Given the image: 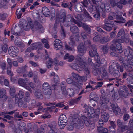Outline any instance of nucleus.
Wrapping results in <instances>:
<instances>
[{"label":"nucleus","mask_w":133,"mask_h":133,"mask_svg":"<svg viewBox=\"0 0 133 133\" xmlns=\"http://www.w3.org/2000/svg\"><path fill=\"white\" fill-rule=\"evenodd\" d=\"M83 44L82 43L80 44L78 47V51L79 53L77 58V63L78 64H74L72 67L73 68L79 71L82 70L83 68Z\"/></svg>","instance_id":"obj_1"},{"label":"nucleus","mask_w":133,"mask_h":133,"mask_svg":"<svg viewBox=\"0 0 133 133\" xmlns=\"http://www.w3.org/2000/svg\"><path fill=\"white\" fill-rule=\"evenodd\" d=\"M66 13L63 12L62 14L60 15L58 17H56V23L55 24V25L56 24L57 22H59L61 24V28L62 30V32L64 34V31L62 26V23L65 26L67 27H68L70 23L73 20V19L70 16L65 18Z\"/></svg>","instance_id":"obj_2"},{"label":"nucleus","mask_w":133,"mask_h":133,"mask_svg":"<svg viewBox=\"0 0 133 133\" xmlns=\"http://www.w3.org/2000/svg\"><path fill=\"white\" fill-rule=\"evenodd\" d=\"M124 31L123 29H121L118 32L117 35V38H118V40L116 41L114 40L112 42V44L113 45V47H111V49L114 50L115 49V45L116 42L123 43L125 42L128 43L129 42V39L127 37H125Z\"/></svg>","instance_id":"obj_3"},{"label":"nucleus","mask_w":133,"mask_h":133,"mask_svg":"<svg viewBox=\"0 0 133 133\" xmlns=\"http://www.w3.org/2000/svg\"><path fill=\"white\" fill-rule=\"evenodd\" d=\"M46 59L47 60L48 62L46 63V65L48 68H50L51 67L52 65V64H54L55 65H58L61 66H63L64 64V62H60L58 63V58H55L54 61L52 62V61L51 58H49L47 55L46 57Z\"/></svg>","instance_id":"obj_4"},{"label":"nucleus","mask_w":133,"mask_h":133,"mask_svg":"<svg viewBox=\"0 0 133 133\" xmlns=\"http://www.w3.org/2000/svg\"><path fill=\"white\" fill-rule=\"evenodd\" d=\"M23 29L26 31L29 30L31 29L32 31H35L38 29L36 27L34 26L32 23L31 19H30L28 21V23L26 22L25 19L23 20Z\"/></svg>","instance_id":"obj_5"},{"label":"nucleus","mask_w":133,"mask_h":133,"mask_svg":"<svg viewBox=\"0 0 133 133\" xmlns=\"http://www.w3.org/2000/svg\"><path fill=\"white\" fill-rule=\"evenodd\" d=\"M97 67V66H96L95 67L96 69H94L93 71V74L94 75H96L98 74L99 72L100 73L102 78H98V79L100 80H102L103 78H104L107 75V72L103 68H98Z\"/></svg>","instance_id":"obj_6"},{"label":"nucleus","mask_w":133,"mask_h":133,"mask_svg":"<svg viewBox=\"0 0 133 133\" xmlns=\"http://www.w3.org/2000/svg\"><path fill=\"white\" fill-rule=\"evenodd\" d=\"M85 113H87L88 117L94 118L96 116L97 118L99 114V109H97L95 112L93 108L91 107H89L88 108L87 112L85 111Z\"/></svg>","instance_id":"obj_7"},{"label":"nucleus","mask_w":133,"mask_h":133,"mask_svg":"<svg viewBox=\"0 0 133 133\" xmlns=\"http://www.w3.org/2000/svg\"><path fill=\"white\" fill-rule=\"evenodd\" d=\"M67 122V120L65 115H62L60 116L59 119L58 124L60 128L62 129L64 128Z\"/></svg>","instance_id":"obj_8"},{"label":"nucleus","mask_w":133,"mask_h":133,"mask_svg":"<svg viewBox=\"0 0 133 133\" xmlns=\"http://www.w3.org/2000/svg\"><path fill=\"white\" fill-rule=\"evenodd\" d=\"M108 109L109 110L112 111L116 115H118L121 114V110L120 108L116 105L114 104H110V106H108Z\"/></svg>","instance_id":"obj_9"},{"label":"nucleus","mask_w":133,"mask_h":133,"mask_svg":"<svg viewBox=\"0 0 133 133\" xmlns=\"http://www.w3.org/2000/svg\"><path fill=\"white\" fill-rule=\"evenodd\" d=\"M18 83L20 85L24 87L30 92H31L30 88L29 87L27 86V84L28 83V79H20L18 80Z\"/></svg>","instance_id":"obj_10"},{"label":"nucleus","mask_w":133,"mask_h":133,"mask_svg":"<svg viewBox=\"0 0 133 133\" xmlns=\"http://www.w3.org/2000/svg\"><path fill=\"white\" fill-rule=\"evenodd\" d=\"M43 92H44L45 95H49L51 94V90L50 88V86L49 85L48 83L47 82L44 83L43 85Z\"/></svg>","instance_id":"obj_11"},{"label":"nucleus","mask_w":133,"mask_h":133,"mask_svg":"<svg viewBox=\"0 0 133 133\" xmlns=\"http://www.w3.org/2000/svg\"><path fill=\"white\" fill-rule=\"evenodd\" d=\"M111 9L108 4L105 5L104 4H102L101 5L100 8L99 9V11L100 12L105 11L109 12L110 11Z\"/></svg>","instance_id":"obj_12"},{"label":"nucleus","mask_w":133,"mask_h":133,"mask_svg":"<svg viewBox=\"0 0 133 133\" xmlns=\"http://www.w3.org/2000/svg\"><path fill=\"white\" fill-rule=\"evenodd\" d=\"M8 52L11 56L15 57L17 55L18 53V51L16 48L11 46L9 49Z\"/></svg>","instance_id":"obj_13"},{"label":"nucleus","mask_w":133,"mask_h":133,"mask_svg":"<svg viewBox=\"0 0 133 133\" xmlns=\"http://www.w3.org/2000/svg\"><path fill=\"white\" fill-rule=\"evenodd\" d=\"M77 2V0H74V2H73V1H72V2H70V4L71 5V6H70V8H69V9H70V10H72V7H73V4H74V5H75V6H74V9H75V10L76 11H80V10H78V9L77 8V5H76V3H75V2ZM79 6V8L80 9V10H81V11H82V8H83V6H82V7H81V5L79 4H77Z\"/></svg>","instance_id":"obj_14"},{"label":"nucleus","mask_w":133,"mask_h":133,"mask_svg":"<svg viewBox=\"0 0 133 133\" xmlns=\"http://www.w3.org/2000/svg\"><path fill=\"white\" fill-rule=\"evenodd\" d=\"M96 48L94 45H93L92 46V49L90 50L89 52V55L91 57H94L95 55L97 56V54L96 51Z\"/></svg>","instance_id":"obj_15"},{"label":"nucleus","mask_w":133,"mask_h":133,"mask_svg":"<svg viewBox=\"0 0 133 133\" xmlns=\"http://www.w3.org/2000/svg\"><path fill=\"white\" fill-rule=\"evenodd\" d=\"M117 123L119 127L118 129H120L122 131H123L127 129V128L126 126L123 125L122 127H121L122 124L120 120L118 119L117 120Z\"/></svg>","instance_id":"obj_16"},{"label":"nucleus","mask_w":133,"mask_h":133,"mask_svg":"<svg viewBox=\"0 0 133 133\" xmlns=\"http://www.w3.org/2000/svg\"><path fill=\"white\" fill-rule=\"evenodd\" d=\"M103 112H101V115L102 116V118H103L104 121V122H106L108 121L109 117V115L106 113V111L105 110L103 111Z\"/></svg>","instance_id":"obj_17"},{"label":"nucleus","mask_w":133,"mask_h":133,"mask_svg":"<svg viewBox=\"0 0 133 133\" xmlns=\"http://www.w3.org/2000/svg\"><path fill=\"white\" fill-rule=\"evenodd\" d=\"M61 41L58 39H56L55 41L54 45L56 50L61 47Z\"/></svg>","instance_id":"obj_18"},{"label":"nucleus","mask_w":133,"mask_h":133,"mask_svg":"<svg viewBox=\"0 0 133 133\" xmlns=\"http://www.w3.org/2000/svg\"><path fill=\"white\" fill-rule=\"evenodd\" d=\"M116 19L117 20V21H115V23H113L114 25H115L117 23H124L125 22V20L122 17L120 16H117Z\"/></svg>","instance_id":"obj_19"},{"label":"nucleus","mask_w":133,"mask_h":133,"mask_svg":"<svg viewBox=\"0 0 133 133\" xmlns=\"http://www.w3.org/2000/svg\"><path fill=\"white\" fill-rule=\"evenodd\" d=\"M42 11L44 15L46 17H48L50 14L49 9L46 7H44L42 8Z\"/></svg>","instance_id":"obj_20"},{"label":"nucleus","mask_w":133,"mask_h":133,"mask_svg":"<svg viewBox=\"0 0 133 133\" xmlns=\"http://www.w3.org/2000/svg\"><path fill=\"white\" fill-rule=\"evenodd\" d=\"M63 93L64 94H67L71 97L72 96L74 95V90L72 88L68 89L66 91L65 90V92L63 90Z\"/></svg>","instance_id":"obj_21"},{"label":"nucleus","mask_w":133,"mask_h":133,"mask_svg":"<svg viewBox=\"0 0 133 133\" xmlns=\"http://www.w3.org/2000/svg\"><path fill=\"white\" fill-rule=\"evenodd\" d=\"M112 24L114 25L112 23H111V24H107L106 25L103 26V28L106 30L110 31L111 30L113 26Z\"/></svg>","instance_id":"obj_22"},{"label":"nucleus","mask_w":133,"mask_h":133,"mask_svg":"<svg viewBox=\"0 0 133 133\" xmlns=\"http://www.w3.org/2000/svg\"><path fill=\"white\" fill-rule=\"evenodd\" d=\"M110 124L111 126L109 127L110 130L111 132H114L115 131V128L116 127V125L114 122L112 121L110 122Z\"/></svg>","instance_id":"obj_23"},{"label":"nucleus","mask_w":133,"mask_h":133,"mask_svg":"<svg viewBox=\"0 0 133 133\" xmlns=\"http://www.w3.org/2000/svg\"><path fill=\"white\" fill-rule=\"evenodd\" d=\"M108 102V101L105 98H102L100 100L98 101L97 102L98 105L101 106L102 104H103Z\"/></svg>","instance_id":"obj_24"},{"label":"nucleus","mask_w":133,"mask_h":133,"mask_svg":"<svg viewBox=\"0 0 133 133\" xmlns=\"http://www.w3.org/2000/svg\"><path fill=\"white\" fill-rule=\"evenodd\" d=\"M35 95L36 97L39 99H42L43 97V96L42 95L40 91L39 90L37 92H35Z\"/></svg>","instance_id":"obj_25"},{"label":"nucleus","mask_w":133,"mask_h":133,"mask_svg":"<svg viewBox=\"0 0 133 133\" xmlns=\"http://www.w3.org/2000/svg\"><path fill=\"white\" fill-rule=\"evenodd\" d=\"M98 131H100V129L102 130V127L103 126V120L102 119H100L98 122Z\"/></svg>","instance_id":"obj_26"},{"label":"nucleus","mask_w":133,"mask_h":133,"mask_svg":"<svg viewBox=\"0 0 133 133\" xmlns=\"http://www.w3.org/2000/svg\"><path fill=\"white\" fill-rule=\"evenodd\" d=\"M42 42L44 45V47L45 48H49L48 42L47 40L45 39H42Z\"/></svg>","instance_id":"obj_27"},{"label":"nucleus","mask_w":133,"mask_h":133,"mask_svg":"<svg viewBox=\"0 0 133 133\" xmlns=\"http://www.w3.org/2000/svg\"><path fill=\"white\" fill-rule=\"evenodd\" d=\"M116 49L117 50L119 51L118 52L120 53H121L122 51V48L121 44L120 43L117 44L116 46Z\"/></svg>","instance_id":"obj_28"},{"label":"nucleus","mask_w":133,"mask_h":133,"mask_svg":"<svg viewBox=\"0 0 133 133\" xmlns=\"http://www.w3.org/2000/svg\"><path fill=\"white\" fill-rule=\"evenodd\" d=\"M127 1H126L125 0H121L120 3H118L117 4V6L119 8H121L122 7V6L121 4H124L126 3V2Z\"/></svg>","instance_id":"obj_29"},{"label":"nucleus","mask_w":133,"mask_h":133,"mask_svg":"<svg viewBox=\"0 0 133 133\" xmlns=\"http://www.w3.org/2000/svg\"><path fill=\"white\" fill-rule=\"evenodd\" d=\"M84 29L86 32L88 33L90 32V29L88 26L85 24H84Z\"/></svg>","instance_id":"obj_30"},{"label":"nucleus","mask_w":133,"mask_h":133,"mask_svg":"<svg viewBox=\"0 0 133 133\" xmlns=\"http://www.w3.org/2000/svg\"><path fill=\"white\" fill-rule=\"evenodd\" d=\"M6 93V91L4 89H2L0 91V98L3 97V96H5Z\"/></svg>","instance_id":"obj_31"},{"label":"nucleus","mask_w":133,"mask_h":133,"mask_svg":"<svg viewBox=\"0 0 133 133\" xmlns=\"http://www.w3.org/2000/svg\"><path fill=\"white\" fill-rule=\"evenodd\" d=\"M24 93L23 90H20L18 94L19 98H23L24 96Z\"/></svg>","instance_id":"obj_32"},{"label":"nucleus","mask_w":133,"mask_h":133,"mask_svg":"<svg viewBox=\"0 0 133 133\" xmlns=\"http://www.w3.org/2000/svg\"><path fill=\"white\" fill-rule=\"evenodd\" d=\"M15 90L14 88H12L10 89V93L11 96H12V97H14L15 95Z\"/></svg>","instance_id":"obj_33"},{"label":"nucleus","mask_w":133,"mask_h":133,"mask_svg":"<svg viewBox=\"0 0 133 133\" xmlns=\"http://www.w3.org/2000/svg\"><path fill=\"white\" fill-rule=\"evenodd\" d=\"M21 11L19 9H18L16 11V14L17 16V17L18 18H20L22 15L21 12Z\"/></svg>","instance_id":"obj_34"},{"label":"nucleus","mask_w":133,"mask_h":133,"mask_svg":"<svg viewBox=\"0 0 133 133\" xmlns=\"http://www.w3.org/2000/svg\"><path fill=\"white\" fill-rule=\"evenodd\" d=\"M128 62L130 63L133 62V57L131 55H130L128 56Z\"/></svg>","instance_id":"obj_35"},{"label":"nucleus","mask_w":133,"mask_h":133,"mask_svg":"<svg viewBox=\"0 0 133 133\" xmlns=\"http://www.w3.org/2000/svg\"><path fill=\"white\" fill-rule=\"evenodd\" d=\"M77 27L76 26L73 25L72 26H71L70 28L71 31L74 32L75 31H76L77 30Z\"/></svg>","instance_id":"obj_36"},{"label":"nucleus","mask_w":133,"mask_h":133,"mask_svg":"<svg viewBox=\"0 0 133 133\" xmlns=\"http://www.w3.org/2000/svg\"><path fill=\"white\" fill-rule=\"evenodd\" d=\"M109 39L108 37H104L102 39L101 42L102 43L107 42L109 41Z\"/></svg>","instance_id":"obj_37"},{"label":"nucleus","mask_w":133,"mask_h":133,"mask_svg":"<svg viewBox=\"0 0 133 133\" xmlns=\"http://www.w3.org/2000/svg\"><path fill=\"white\" fill-rule=\"evenodd\" d=\"M98 11L99 13L94 15V17L97 20L100 17V14H99L100 12H99V10H98Z\"/></svg>","instance_id":"obj_38"},{"label":"nucleus","mask_w":133,"mask_h":133,"mask_svg":"<svg viewBox=\"0 0 133 133\" xmlns=\"http://www.w3.org/2000/svg\"><path fill=\"white\" fill-rule=\"evenodd\" d=\"M99 132H101V133H108V129L106 128H105L104 129H103L102 128V130L100 129V131H99Z\"/></svg>","instance_id":"obj_39"},{"label":"nucleus","mask_w":133,"mask_h":133,"mask_svg":"<svg viewBox=\"0 0 133 133\" xmlns=\"http://www.w3.org/2000/svg\"><path fill=\"white\" fill-rule=\"evenodd\" d=\"M84 14H85V16L84 18H85V19H87L85 20L86 21H87L88 20V18L90 19L91 18V17L89 16V14L86 12H85V11H84Z\"/></svg>","instance_id":"obj_40"},{"label":"nucleus","mask_w":133,"mask_h":133,"mask_svg":"<svg viewBox=\"0 0 133 133\" xmlns=\"http://www.w3.org/2000/svg\"><path fill=\"white\" fill-rule=\"evenodd\" d=\"M74 57L72 55H69L68 59V61L69 62H72L74 60Z\"/></svg>","instance_id":"obj_41"},{"label":"nucleus","mask_w":133,"mask_h":133,"mask_svg":"<svg viewBox=\"0 0 133 133\" xmlns=\"http://www.w3.org/2000/svg\"><path fill=\"white\" fill-rule=\"evenodd\" d=\"M110 4L112 6H114L116 4V2H117L116 0H110Z\"/></svg>","instance_id":"obj_42"},{"label":"nucleus","mask_w":133,"mask_h":133,"mask_svg":"<svg viewBox=\"0 0 133 133\" xmlns=\"http://www.w3.org/2000/svg\"><path fill=\"white\" fill-rule=\"evenodd\" d=\"M41 117L42 118H49L51 117V116L49 115L45 114L43 115H42Z\"/></svg>","instance_id":"obj_43"},{"label":"nucleus","mask_w":133,"mask_h":133,"mask_svg":"<svg viewBox=\"0 0 133 133\" xmlns=\"http://www.w3.org/2000/svg\"><path fill=\"white\" fill-rule=\"evenodd\" d=\"M133 24V21H130L128 22L126 24V25L128 26H130Z\"/></svg>","instance_id":"obj_44"},{"label":"nucleus","mask_w":133,"mask_h":133,"mask_svg":"<svg viewBox=\"0 0 133 133\" xmlns=\"http://www.w3.org/2000/svg\"><path fill=\"white\" fill-rule=\"evenodd\" d=\"M117 67L118 70H119L120 71L122 72L123 71V67L122 66H119L118 65H117Z\"/></svg>","instance_id":"obj_45"},{"label":"nucleus","mask_w":133,"mask_h":133,"mask_svg":"<svg viewBox=\"0 0 133 133\" xmlns=\"http://www.w3.org/2000/svg\"><path fill=\"white\" fill-rule=\"evenodd\" d=\"M66 82L69 84H71L73 83V80L71 78H68L66 80Z\"/></svg>","instance_id":"obj_46"},{"label":"nucleus","mask_w":133,"mask_h":133,"mask_svg":"<svg viewBox=\"0 0 133 133\" xmlns=\"http://www.w3.org/2000/svg\"><path fill=\"white\" fill-rule=\"evenodd\" d=\"M83 123L82 121H81L80 123H79L78 125V127L79 129H82L83 128Z\"/></svg>","instance_id":"obj_47"},{"label":"nucleus","mask_w":133,"mask_h":133,"mask_svg":"<svg viewBox=\"0 0 133 133\" xmlns=\"http://www.w3.org/2000/svg\"><path fill=\"white\" fill-rule=\"evenodd\" d=\"M65 48L66 49L68 50L73 51V50H74L73 48H70L69 46L67 45H65Z\"/></svg>","instance_id":"obj_48"},{"label":"nucleus","mask_w":133,"mask_h":133,"mask_svg":"<svg viewBox=\"0 0 133 133\" xmlns=\"http://www.w3.org/2000/svg\"><path fill=\"white\" fill-rule=\"evenodd\" d=\"M73 77L75 78V79H80V77H79L78 75L76 74H72Z\"/></svg>","instance_id":"obj_49"},{"label":"nucleus","mask_w":133,"mask_h":133,"mask_svg":"<svg viewBox=\"0 0 133 133\" xmlns=\"http://www.w3.org/2000/svg\"><path fill=\"white\" fill-rule=\"evenodd\" d=\"M129 117V116L128 114H125L123 117L124 120V121L127 120Z\"/></svg>","instance_id":"obj_50"},{"label":"nucleus","mask_w":133,"mask_h":133,"mask_svg":"<svg viewBox=\"0 0 133 133\" xmlns=\"http://www.w3.org/2000/svg\"><path fill=\"white\" fill-rule=\"evenodd\" d=\"M103 52L105 54L106 53L108 50L107 47L106 46H103Z\"/></svg>","instance_id":"obj_51"},{"label":"nucleus","mask_w":133,"mask_h":133,"mask_svg":"<svg viewBox=\"0 0 133 133\" xmlns=\"http://www.w3.org/2000/svg\"><path fill=\"white\" fill-rule=\"evenodd\" d=\"M8 47L6 45H4L2 48V50L5 52H6L7 50Z\"/></svg>","instance_id":"obj_52"},{"label":"nucleus","mask_w":133,"mask_h":133,"mask_svg":"<svg viewBox=\"0 0 133 133\" xmlns=\"http://www.w3.org/2000/svg\"><path fill=\"white\" fill-rule=\"evenodd\" d=\"M42 110H43L42 109V107H40V108H39L38 109L37 112H35V114L36 115H37V114H38L39 113V112L41 111ZM44 110V109L43 110Z\"/></svg>","instance_id":"obj_53"},{"label":"nucleus","mask_w":133,"mask_h":133,"mask_svg":"<svg viewBox=\"0 0 133 133\" xmlns=\"http://www.w3.org/2000/svg\"><path fill=\"white\" fill-rule=\"evenodd\" d=\"M69 55H69V54L68 53L66 54H65V55H64V58H63L65 60L68 59V58L69 57Z\"/></svg>","instance_id":"obj_54"},{"label":"nucleus","mask_w":133,"mask_h":133,"mask_svg":"<svg viewBox=\"0 0 133 133\" xmlns=\"http://www.w3.org/2000/svg\"><path fill=\"white\" fill-rule=\"evenodd\" d=\"M32 46L34 47V48H33L32 49L34 50L36 49V47H38L39 46V45H37V43H35L32 45Z\"/></svg>","instance_id":"obj_55"},{"label":"nucleus","mask_w":133,"mask_h":133,"mask_svg":"<svg viewBox=\"0 0 133 133\" xmlns=\"http://www.w3.org/2000/svg\"><path fill=\"white\" fill-rule=\"evenodd\" d=\"M61 5L63 7L66 8L68 6V4L66 3L62 2L61 4Z\"/></svg>","instance_id":"obj_56"},{"label":"nucleus","mask_w":133,"mask_h":133,"mask_svg":"<svg viewBox=\"0 0 133 133\" xmlns=\"http://www.w3.org/2000/svg\"><path fill=\"white\" fill-rule=\"evenodd\" d=\"M56 107H58L60 108H61L63 107L64 105L63 103H59L56 104Z\"/></svg>","instance_id":"obj_57"},{"label":"nucleus","mask_w":133,"mask_h":133,"mask_svg":"<svg viewBox=\"0 0 133 133\" xmlns=\"http://www.w3.org/2000/svg\"><path fill=\"white\" fill-rule=\"evenodd\" d=\"M99 39V37L98 36H96L93 38V40L95 41H97Z\"/></svg>","instance_id":"obj_58"},{"label":"nucleus","mask_w":133,"mask_h":133,"mask_svg":"<svg viewBox=\"0 0 133 133\" xmlns=\"http://www.w3.org/2000/svg\"><path fill=\"white\" fill-rule=\"evenodd\" d=\"M84 73L86 74V75H87L89 73V70L88 68L87 69L86 68L84 70Z\"/></svg>","instance_id":"obj_59"},{"label":"nucleus","mask_w":133,"mask_h":133,"mask_svg":"<svg viewBox=\"0 0 133 133\" xmlns=\"http://www.w3.org/2000/svg\"><path fill=\"white\" fill-rule=\"evenodd\" d=\"M74 129V127L73 125H70L68 127V129L69 131H72Z\"/></svg>","instance_id":"obj_60"},{"label":"nucleus","mask_w":133,"mask_h":133,"mask_svg":"<svg viewBox=\"0 0 133 133\" xmlns=\"http://www.w3.org/2000/svg\"><path fill=\"white\" fill-rule=\"evenodd\" d=\"M4 84L6 86H8L9 84V82L6 79H5L4 81Z\"/></svg>","instance_id":"obj_61"},{"label":"nucleus","mask_w":133,"mask_h":133,"mask_svg":"<svg viewBox=\"0 0 133 133\" xmlns=\"http://www.w3.org/2000/svg\"><path fill=\"white\" fill-rule=\"evenodd\" d=\"M29 63L35 67H36L37 65V64L36 63L32 61H30Z\"/></svg>","instance_id":"obj_62"},{"label":"nucleus","mask_w":133,"mask_h":133,"mask_svg":"<svg viewBox=\"0 0 133 133\" xmlns=\"http://www.w3.org/2000/svg\"><path fill=\"white\" fill-rule=\"evenodd\" d=\"M55 107L54 106L52 107L50 106L49 107H48L47 108V110L48 111H49L50 112H51L52 111L51 110H50V109H53L55 108Z\"/></svg>","instance_id":"obj_63"},{"label":"nucleus","mask_w":133,"mask_h":133,"mask_svg":"<svg viewBox=\"0 0 133 133\" xmlns=\"http://www.w3.org/2000/svg\"><path fill=\"white\" fill-rule=\"evenodd\" d=\"M103 84V83L102 82H100L98 83V84L97 85V87H101L102 86V85Z\"/></svg>","instance_id":"obj_64"}]
</instances>
